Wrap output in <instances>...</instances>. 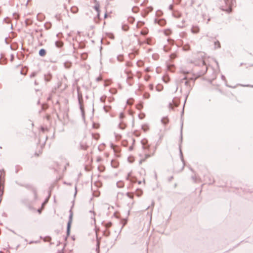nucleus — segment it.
Here are the masks:
<instances>
[{"mask_svg":"<svg viewBox=\"0 0 253 253\" xmlns=\"http://www.w3.org/2000/svg\"><path fill=\"white\" fill-rule=\"evenodd\" d=\"M235 2V0H217V4L223 11L228 13L232 11V5Z\"/></svg>","mask_w":253,"mask_h":253,"instance_id":"obj_1","label":"nucleus"},{"mask_svg":"<svg viewBox=\"0 0 253 253\" xmlns=\"http://www.w3.org/2000/svg\"><path fill=\"white\" fill-rule=\"evenodd\" d=\"M149 149V147L148 146H146L144 147V153L145 155L144 158H142L140 160V163L142 164L143 162H144L148 158H150L153 155V152H148Z\"/></svg>","mask_w":253,"mask_h":253,"instance_id":"obj_2","label":"nucleus"},{"mask_svg":"<svg viewBox=\"0 0 253 253\" xmlns=\"http://www.w3.org/2000/svg\"><path fill=\"white\" fill-rule=\"evenodd\" d=\"M72 221V215L71 214L70 215V219L68 222V225H67V233H68V234H69V232H70V230Z\"/></svg>","mask_w":253,"mask_h":253,"instance_id":"obj_3","label":"nucleus"},{"mask_svg":"<svg viewBox=\"0 0 253 253\" xmlns=\"http://www.w3.org/2000/svg\"><path fill=\"white\" fill-rule=\"evenodd\" d=\"M191 31L194 34H197L200 31V28L197 26H193L191 28Z\"/></svg>","mask_w":253,"mask_h":253,"instance_id":"obj_4","label":"nucleus"},{"mask_svg":"<svg viewBox=\"0 0 253 253\" xmlns=\"http://www.w3.org/2000/svg\"><path fill=\"white\" fill-rule=\"evenodd\" d=\"M99 7L100 6L98 4H96L94 6V8L96 11L97 16L98 18L100 16Z\"/></svg>","mask_w":253,"mask_h":253,"instance_id":"obj_5","label":"nucleus"},{"mask_svg":"<svg viewBox=\"0 0 253 253\" xmlns=\"http://www.w3.org/2000/svg\"><path fill=\"white\" fill-rule=\"evenodd\" d=\"M173 104L174 106L175 107H176L178 105V103L177 102H176L174 101H172V103H169V107L171 108V109L173 108Z\"/></svg>","mask_w":253,"mask_h":253,"instance_id":"obj_6","label":"nucleus"},{"mask_svg":"<svg viewBox=\"0 0 253 253\" xmlns=\"http://www.w3.org/2000/svg\"><path fill=\"white\" fill-rule=\"evenodd\" d=\"M111 165L113 167L117 168L119 166V163L116 161H112Z\"/></svg>","mask_w":253,"mask_h":253,"instance_id":"obj_7","label":"nucleus"},{"mask_svg":"<svg viewBox=\"0 0 253 253\" xmlns=\"http://www.w3.org/2000/svg\"><path fill=\"white\" fill-rule=\"evenodd\" d=\"M46 54V51L44 49H41L39 51V54L42 56H44Z\"/></svg>","mask_w":253,"mask_h":253,"instance_id":"obj_8","label":"nucleus"},{"mask_svg":"<svg viewBox=\"0 0 253 253\" xmlns=\"http://www.w3.org/2000/svg\"><path fill=\"white\" fill-rule=\"evenodd\" d=\"M214 45H215V48H220V43L219 42L217 41L214 42Z\"/></svg>","mask_w":253,"mask_h":253,"instance_id":"obj_9","label":"nucleus"},{"mask_svg":"<svg viewBox=\"0 0 253 253\" xmlns=\"http://www.w3.org/2000/svg\"><path fill=\"white\" fill-rule=\"evenodd\" d=\"M169 120L168 118H164L162 120V122L164 124H167L169 122Z\"/></svg>","mask_w":253,"mask_h":253,"instance_id":"obj_10","label":"nucleus"},{"mask_svg":"<svg viewBox=\"0 0 253 253\" xmlns=\"http://www.w3.org/2000/svg\"><path fill=\"white\" fill-rule=\"evenodd\" d=\"M56 44L57 47H61L63 45V43L62 42H57Z\"/></svg>","mask_w":253,"mask_h":253,"instance_id":"obj_11","label":"nucleus"},{"mask_svg":"<svg viewBox=\"0 0 253 253\" xmlns=\"http://www.w3.org/2000/svg\"><path fill=\"white\" fill-rule=\"evenodd\" d=\"M137 66L139 67H142L144 65V62L142 61H139L137 63Z\"/></svg>","mask_w":253,"mask_h":253,"instance_id":"obj_12","label":"nucleus"},{"mask_svg":"<svg viewBox=\"0 0 253 253\" xmlns=\"http://www.w3.org/2000/svg\"><path fill=\"white\" fill-rule=\"evenodd\" d=\"M77 10L78 8L76 7H73L71 8V11L74 13L76 12L77 11Z\"/></svg>","mask_w":253,"mask_h":253,"instance_id":"obj_13","label":"nucleus"},{"mask_svg":"<svg viewBox=\"0 0 253 253\" xmlns=\"http://www.w3.org/2000/svg\"><path fill=\"white\" fill-rule=\"evenodd\" d=\"M136 108L138 110H141L143 108V106L141 104H138L136 105Z\"/></svg>","mask_w":253,"mask_h":253,"instance_id":"obj_14","label":"nucleus"},{"mask_svg":"<svg viewBox=\"0 0 253 253\" xmlns=\"http://www.w3.org/2000/svg\"><path fill=\"white\" fill-rule=\"evenodd\" d=\"M148 33L147 30H144L141 32V34L143 35H145Z\"/></svg>","mask_w":253,"mask_h":253,"instance_id":"obj_15","label":"nucleus"},{"mask_svg":"<svg viewBox=\"0 0 253 253\" xmlns=\"http://www.w3.org/2000/svg\"><path fill=\"white\" fill-rule=\"evenodd\" d=\"M127 195L128 197L130 198L131 199L133 198V195L131 193H127Z\"/></svg>","mask_w":253,"mask_h":253,"instance_id":"obj_16","label":"nucleus"},{"mask_svg":"<svg viewBox=\"0 0 253 253\" xmlns=\"http://www.w3.org/2000/svg\"><path fill=\"white\" fill-rule=\"evenodd\" d=\"M126 125L125 124H120V126L122 129H124L126 127Z\"/></svg>","mask_w":253,"mask_h":253,"instance_id":"obj_17","label":"nucleus"},{"mask_svg":"<svg viewBox=\"0 0 253 253\" xmlns=\"http://www.w3.org/2000/svg\"><path fill=\"white\" fill-rule=\"evenodd\" d=\"M144 25V23L143 22H139L138 23H137V27H140L141 26H142L143 25Z\"/></svg>","mask_w":253,"mask_h":253,"instance_id":"obj_18","label":"nucleus"},{"mask_svg":"<svg viewBox=\"0 0 253 253\" xmlns=\"http://www.w3.org/2000/svg\"><path fill=\"white\" fill-rule=\"evenodd\" d=\"M106 228H109L112 226V223L111 222H108L105 225Z\"/></svg>","mask_w":253,"mask_h":253,"instance_id":"obj_19","label":"nucleus"},{"mask_svg":"<svg viewBox=\"0 0 253 253\" xmlns=\"http://www.w3.org/2000/svg\"><path fill=\"white\" fill-rule=\"evenodd\" d=\"M110 91L112 93H116V92H117V90L115 88H112V89H110Z\"/></svg>","mask_w":253,"mask_h":253,"instance_id":"obj_20","label":"nucleus"},{"mask_svg":"<svg viewBox=\"0 0 253 253\" xmlns=\"http://www.w3.org/2000/svg\"><path fill=\"white\" fill-rule=\"evenodd\" d=\"M44 204V203H43V204H42V208H41V209H39V210H38V212H39V213H41V212H42V209L43 208Z\"/></svg>","mask_w":253,"mask_h":253,"instance_id":"obj_21","label":"nucleus"},{"mask_svg":"<svg viewBox=\"0 0 253 253\" xmlns=\"http://www.w3.org/2000/svg\"><path fill=\"white\" fill-rule=\"evenodd\" d=\"M150 78V76H149V75H146L145 77V80L147 81H148Z\"/></svg>","mask_w":253,"mask_h":253,"instance_id":"obj_22","label":"nucleus"},{"mask_svg":"<svg viewBox=\"0 0 253 253\" xmlns=\"http://www.w3.org/2000/svg\"><path fill=\"white\" fill-rule=\"evenodd\" d=\"M133 103V99H130L127 101V103L129 104H132Z\"/></svg>","mask_w":253,"mask_h":253,"instance_id":"obj_23","label":"nucleus"},{"mask_svg":"<svg viewBox=\"0 0 253 253\" xmlns=\"http://www.w3.org/2000/svg\"><path fill=\"white\" fill-rule=\"evenodd\" d=\"M145 71L146 72H150V71H151L150 67H148L146 69H145Z\"/></svg>","mask_w":253,"mask_h":253,"instance_id":"obj_24","label":"nucleus"},{"mask_svg":"<svg viewBox=\"0 0 253 253\" xmlns=\"http://www.w3.org/2000/svg\"><path fill=\"white\" fill-rule=\"evenodd\" d=\"M42 154V152H40V153H39V154L35 153V156H36V157H38V156H40V154Z\"/></svg>","mask_w":253,"mask_h":253,"instance_id":"obj_25","label":"nucleus"},{"mask_svg":"<svg viewBox=\"0 0 253 253\" xmlns=\"http://www.w3.org/2000/svg\"><path fill=\"white\" fill-rule=\"evenodd\" d=\"M120 118H123L124 117V114L123 113H121L120 114Z\"/></svg>","mask_w":253,"mask_h":253,"instance_id":"obj_26","label":"nucleus"},{"mask_svg":"<svg viewBox=\"0 0 253 253\" xmlns=\"http://www.w3.org/2000/svg\"><path fill=\"white\" fill-rule=\"evenodd\" d=\"M123 29H124V30L126 31L128 29V27L126 26V27H125H125H123Z\"/></svg>","mask_w":253,"mask_h":253,"instance_id":"obj_27","label":"nucleus"},{"mask_svg":"<svg viewBox=\"0 0 253 253\" xmlns=\"http://www.w3.org/2000/svg\"><path fill=\"white\" fill-rule=\"evenodd\" d=\"M202 64L204 65H205V62L204 59L202 60Z\"/></svg>","mask_w":253,"mask_h":253,"instance_id":"obj_28","label":"nucleus"},{"mask_svg":"<svg viewBox=\"0 0 253 253\" xmlns=\"http://www.w3.org/2000/svg\"><path fill=\"white\" fill-rule=\"evenodd\" d=\"M150 87L151 89H152L153 87H152V85H150Z\"/></svg>","mask_w":253,"mask_h":253,"instance_id":"obj_29","label":"nucleus"},{"mask_svg":"<svg viewBox=\"0 0 253 253\" xmlns=\"http://www.w3.org/2000/svg\"><path fill=\"white\" fill-rule=\"evenodd\" d=\"M104 16H105V18H106L107 17V14H105Z\"/></svg>","mask_w":253,"mask_h":253,"instance_id":"obj_30","label":"nucleus"},{"mask_svg":"<svg viewBox=\"0 0 253 253\" xmlns=\"http://www.w3.org/2000/svg\"><path fill=\"white\" fill-rule=\"evenodd\" d=\"M183 80H186V77H184V78H183Z\"/></svg>","mask_w":253,"mask_h":253,"instance_id":"obj_31","label":"nucleus"},{"mask_svg":"<svg viewBox=\"0 0 253 253\" xmlns=\"http://www.w3.org/2000/svg\"><path fill=\"white\" fill-rule=\"evenodd\" d=\"M187 83H188V82H187V81H186V82H185V84H187Z\"/></svg>","mask_w":253,"mask_h":253,"instance_id":"obj_32","label":"nucleus"},{"mask_svg":"<svg viewBox=\"0 0 253 253\" xmlns=\"http://www.w3.org/2000/svg\"><path fill=\"white\" fill-rule=\"evenodd\" d=\"M0 253H2V252H0Z\"/></svg>","mask_w":253,"mask_h":253,"instance_id":"obj_33","label":"nucleus"}]
</instances>
